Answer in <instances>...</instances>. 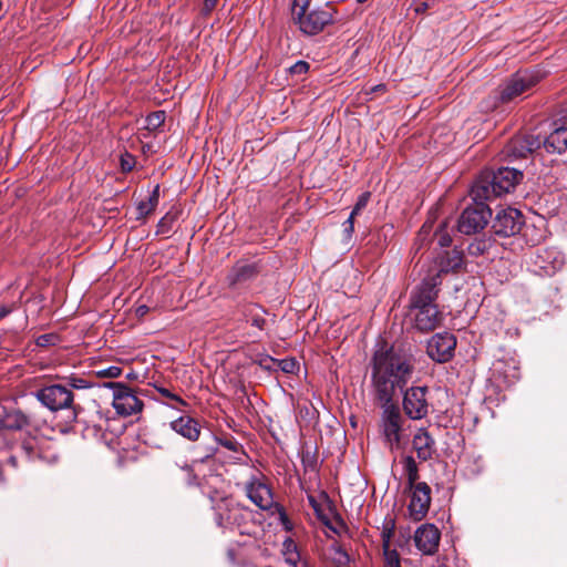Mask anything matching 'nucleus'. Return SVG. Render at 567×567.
I'll use <instances>...</instances> for the list:
<instances>
[{
	"label": "nucleus",
	"mask_w": 567,
	"mask_h": 567,
	"mask_svg": "<svg viewBox=\"0 0 567 567\" xmlns=\"http://www.w3.org/2000/svg\"><path fill=\"white\" fill-rule=\"evenodd\" d=\"M461 265L462 255L458 251H453L451 257L442 258L440 269L434 275L425 277L411 291L408 316L417 331L430 332L440 326L443 316L437 308L436 299L442 282L441 274L456 269Z\"/></svg>",
	"instance_id": "obj_1"
},
{
	"label": "nucleus",
	"mask_w": 567,
	"mask_h": 567,
	"mask_svg": "<svg viewBox=\"0 0 567 567\" xmlns=\"http://www.w3.org/2000/svg\"><path fill=\"white\" fill-rule=\"evenodd\" d=\"M371 367L372 388L380 402H391L396 389L402 390L414 371L411 360L392 347L375 350Z\"/></svg>",
	"instance_id": "obj_2"
},
{
	"label": "nucleus",
	"mask_w": 567,
	"mask_h": 567,
	"mask_svg": "<svg viewBox=\"0 0 567 567\" xmlns=\"http://www.w3.org/2000/svg\"><path fill=\"white\" fill-rule=\"evenodd\" d=\"M310 1L311 0H293L291 13L293 22L302 33L315 35L333 22L336 10L329 3L310 10Z\"/></svg>",
	"instance_id": "obj_3"
},
{
	"label": "nucleus",
	"mask_w": 567,
	"mask_h": 567,
	"mask_svg": "<svg viewBox=\"0 0 567 567\" xmlns=\"http://www.w3.org/2000/svg\"><path fill=\"white\" fill-rule=\"evenodd\" d=\"M382 412L379 422L380 434L384 444L391 451H398L408 441L405 434V420L402 416L399 406L391 402H381Z\"/></svg>",
	"instance_id": "obj_4"
},
{
	"label": "nucleus",
	"mask_w": 567,
	"mask_h": 567,
	"mask_svg": "<svg viewBox=\"0 0 567 567\" xmlns=\"http://www.w3.org/2000/svg\"><path fill=\"white\" fill-rule=\"evenodd\" d=\"M35 398L52 412L68 410L71 411L72 420L76 417L73 393L65 385L51 384L43 386L35 392Z\"/></svg>",
	"instance_id": "obj_5"
},
{
	"label": "nucleus",
	"mask_w": 567,
	"mask_h": 567,
	"mask_svg": "<svg viewBox=\"0 0 567 567\" xmlns=\"http://www.w3.org/2000/svg\"><path fill=\"white\" fill-rule=\"evenodd\" d=\"M105 386L113 390L112 405L118 414L130 416L142 410L143 402L126 384L121 382H109Z\"/></svg>",
	"instance_id": "obj_6"
},
{
	"label": "nucleus",
	"mask_w": 567,
	"mask_h": 567,
	"mask_svg": "<svg viewBox=\"0 0 567 567\" xmlns=\"http://www.w3.org/2000/svg\"><path fill=\"white\" fill-rule=\"evenodd\" d=\"M491 216L492 210L485 204L468 206L458 218V231L465 235L476 234L487 225Z\"/></svg>",
	"instance_id": "obj_7"
},
{
	"label": "nucleus",
	"mask_w": 567,
	"mask_h": 567,
	"mask_svg": "<svg viewBox=\"0 0 567 567\" xmlns=\"http://www.w3.org/2000/svg\"><path fill=\"white\" fill-rule=\"evenodd\" d=\"M402 406L404 414L412 421L427 416L430 404L426 386H411L403 394Z\"/></svg>",
	"instance_id": "obj_8"
},
{
	"label": "nucleus",
	"mask_w": 567,
	"mask_h": 567,
	"mask_svg": "<svg viewBox=\"0 0 567 567\" xmlns=\"http://www.w3.org/2000/svg\"><path fill=\"white\" fill-rule=\"evenodd\" d=\"M535 83L536 81L530 74L518 72L499 87L498 99L503 103L515 101L523 93L529 91Z\"/></svg>",
	"instance_id": "obj_9"
},
{
	"label": "nucleus",
	"mask_w": 567,
	"mask_h": 567,
	"mask_svg": "<svg viewBox=\"0 0 567 567\" xmlns=\"http://www.w3.org/2000/svg\"><path fill=\"white\" fill-rule=\"evenodd\" d=\"M523 225V217L516 208L507 207L501 209L493 220V231L501 237H511L516 235Z\"/></svg>",
	"instance_id": "obj_10"
},
{
	"label": "nucleus",
	"mask_w": 567,
	"mask_h": 567,
	"mask_svg": "<svg viewBox=\"0 0 567 567\" xmlns=\"http://www.w3.org/2000/svg\"><path fill=\"white\" fill-rule=\"evenodd\" d=\"M456 339L449 332L436 333L427 342V354L436 362L444 363L452 359Z\"/></svg>",
	"instance_id": "obj_11"
},
{
	"label": "nucleus",
	"mask_w": 567,
	"mask_h": 567,
	"mask_svg": "<svg viewBox=\"0 0 567 567\" xmlns=\"http://www.w3.org/2000/svg\"><path fill=\"white\" fill-rule=\"evenodd\" d=\"M248 498L260 509H272L278 503L274 502L271 488L258 477H251L246 484Z\"/></svg>",
	"instance_id": "obj_12"
},
{
	"label": "nucleus",
	"mask_w": 567,
	"mask_h": 567,
	"mask_svg": "<svg viewBox=\"0 0 567 567\" xmlns=\"http://www.w3.org/2000/svg\"><path fill=\"white\" fill-rule=\"evenodd\" d=\"M441 533L434 524H424L416 528L414 543L424 555H433L439 548Z\"/></svg>",
	"instance_id": "obj_13"
},
{
	"label": "nucleus",
	"mask_w": 567,
	"mask_h": 567,
	"mask_svg": "<svg viewBox=\"0 0 567 567\" xmlns=\"http://www.w3.org/2000/svg\"><path fill=\"white\" fill-rule=\"evenodd\" d=\"M412 491L409 509L415 519H422L427 513L431 504V488L425 482L415 483L409 486Z\"/></svg>",
	"instance_id": "obj_14"
},
{
	"label": "nucleus",
	"mask_w": 567,
	"mask_h": 567,
	"mask_svg": "<svg viewBox=\"0 0 567 567\" xmlns=\"http://www.w3.org/2000/svg\"><path fill=\"white\" fill-rule=\"evenodd\" d=\"M241 509L233 499L223 498L215 506V522L221 528H230L240 524Z\"/></svg>",
	"instance_id": "obj_15"
},
{
	"label": "nucleus",
	"mask_w": 567,
	"mask_h": 567,
	"mask_svg": "<svg viewBox=\"0 0 567 567\" xmlns=\"http://www.w3.org/2000/svg\"><path fill=\"white\" fill-rule=\"evenodd\" d=\"M520 171L511 167H501L492 176V192L504 195L512 192L522 178Z\"/></svg>",
	"instance_id": "obj_16"
},
{
	"label": "nucleus",
	"mask_w": 567,
	"mask_h": 567,
	"mask_svg": "<svg viewBox=\"0 0 567 567\" xmlns=\"http://www.w3.org/2000/svg\"><path fill=\"white\" fill-rule=\"evenodd\" d=\"M564 256L556 248H545L536 255L535 265L545 276H553L564 266Z\"/></svg>",
	"instance_id": "obj_17"
},
{
	"label": "nucleus",
	"mask_w": 567,
	"mask_h": 567,
	"mask_svg": "<svg viewBox=\"0 0 567 567\" xmlns=\"http://www.w3.org/2000/svg\"><path fill=\"white\" fill-rule=\"evenodd\" d=\"M542 146V138L535 134L515 137L508 144V154L511 156L520 158L527 157L534 151Z\"/></svg>",
	"instance_id": "obj_18"
},
{
	"label": "nucleus",
	"mask_w": 567,
	"mask_h": 567,
	"mask_svg": "<svg viewBox=\"0 0 567 567\" xmlns=\"http://www.w3.org/2000/svg\"><path fill=\"white\" fill-rule=\"evenodd\" d=\"M413 449L421 461H427L435 451V442L424 427H420L413 436Z\"/></svg>",
	"instance_id": "obj_19"
},
{
	"label": "nucleus",
	"mask_w": 567,
	"mask_h": 567,
	"mask_svg": "<svg viewBox=\"0 0 567 567\" xmlns=\"http://www.w3.org/2000/svg\"><path fill=\"white\" fill-rule=\"evenodd\" d=\"M171 429L189 441L199 437L200 429L197 421L190 416H179L169 423Z\"/></svg>",
	"instance_id": "obj_20"
},
{
	"label": "nucleus",
	"mask_w": 567,
	"mask_h": 567,
	"mask_svg": "<svg viewBox=\"0 0 567 567\" xmlns=\"http://www.w3.org/2000/svg\"><path fill=\"white\" fill-rule=\"evenodd\" d=\"M542 145L549 153H564L567 150V127L555 128L545 140H542Z\"/></svg>",
	"instance_id": "obj_21"
},
{
	"label": "nucleus",
	"mask_w": 567,
	"mask_h": 567,
	"mask_svg": "<svg viewBox=\"0 0 567 567\" xmlns=\"http://www.w3.org/2000/svg\"><path fill=\"white\" fill-rule=\"evenodd\" d=\"M471 196L475 205H478L485 204L486 200L498 197L499 195L492 192V179H480L472 186Z\"/></svg>",
	"instance_id": "obj_22"
},
{
	"label": "nucleus",
	"mask_w": 567,
	"mask_h": 567,
	"mask_svg": "<svg viewBox=\"0 0 567 567\" xmlns=\"http://www.w3.org/2000/svg\"><path fill=\"white\" fill-rule=\"evenodd\" d=\"M255 274L256 267L254 265L239 262L233 267L227 278L230 285H236L251 278Z\"/></svg>",
	"instance_id": "obj_23"
},
{
	"label": "nucleus",
	"mask_w": 567,
	"mask_h": 567,
	"mask_svg": "<svg viewBox=\"0 0 567 567\" xmlns=\"http://www.w3.org/2000/svg\"><path fill=\"white\" fill-rule=\"evenodd\" d=\"M155 390L164 398L169 400L171 402H163L164 405L181 411L182 406H187V402L182 399L176 393L172 392L169 389H166L164 386L155 385Z\"/></svg>",
	"instance_id": "obj_24"
},
{
	"label": "nucleus",
	"mask_w": 567,
	"mask_h": 567,
	"mask_svg": "<svg viewBox=\"0 0 567 567\" xmlns=\"http://www.w3.org/2000/svg\"><path fill=\"white\" fill-rule=\"evenodd\" d=\"M402 463L406 475L408 486H414L415 483H419V468L414 457L406 455L403 457Z\"/></svg>",
	"instance_id": "obj_25"
},
{
	"label": "nucleus",
	"mask_w": 567,
	"mask_h": 567,
	"mask_svg": "<svg viewBox=\"0 0 567 567\" xmlns=\"http://www.w3.org/2000/svg\"><path fill=\"white\" fill-rule=\"evenodd\" d=\"M493 239L491 237L476 238L467 247L468 254L474 257L486 254L493 246Z\"/></svg>",
	"instance_id": "obj_26"
},
{
	"label": "nucleus",
	"mask_w": 567,
	"mask_h": 567,
	"mask_svg": "<svg viewBox=\"0 0 567 567\" xmlns=\"http://www.w3.org/2000/svg\"><path fill=\"white\" fill-rule=\"evenodd\" d=\"M244 315L246 317V320L250 321L252 327H256L259 330L264 329L266 320L261 315V310L257 306H247L245 308Z\"/></svg>",
	"instance_id": "obj_27"
},
{
	"label": "nucleus",
	"mask_w": 567,
	"mask_h": 567,
	"mask_svg": "<svg viewBox=\"0 0 567 567\" xmlns=\"http://www.w3.org/2000/svg\"><path fill=\"white\" fill-rule=\"evenodd\" d=\"M62 380L65 382V386L68 389H75V390H85V389H90L92 386V383L84 379V378H81L76 374H70V375H66V377H63Z\"/></svg>",
	"instance_id": "obj_28"
},
{
	"label": "nucleus",
	"mask_w": 567,
	"mask_h": 567,
	"mask_svg": "<svg viewBox=\"0 0 567 567\" xmlns=\"http://www.w3.org/2000/svg\"><path fill=\"white\" fill-rule=\"evenodd\" d=\"M165 121V112L164 111H157L146 116V128L147 130H155L159 127Z\"/></svg>",
	"instance_id": "obj_29"
},
{
	"label": "nucleus",
	"mask_w": 567,
	"mask_h": 567,
	"mask_svg": "<svg viewBox=\"0 0 567 567\" xmlns=\"http://www.w3.org/2000/svg\"><path fill=\"white\" fill-rule=\"evenodd\" d=\"M370 196L371 194L369 192H364L362 193L358 199H357V203L354 205V207L352 208L351 213L352 216H357L361 213L362 209H364L369 203V199H370Z\"/></svg>",
	"instance_id": "obj_30"
},
{
	"label": "nucleus",
	"mask_w": 567,
	"mask_h": 567,
	"mask_svg": "<svg viewBox=\"0 0 567 567\" xmlns=\"http://www.w3.org/2000/svg\"><path fill=\"white\" fill-rule=\"evenodd\" d=\"M383 556L385 567H401L400 556L396 550L384 551Z\"/></svg>",
	"instance_id": "obj_31"
},
{
	"label": "nucleus",
	"mask_w": 567,
	"mask_h": 567,
	"mask_svg": "<svg viewBox=\"0 0 567 567\" xmlns=\"http://www.w3.org/2000/svg\"><path fill=\"white\" fill-rule=\"evenodd\" d=\"M58 339H59L58 336L54 333H45V334L39 336L35 339V344L38 347H49V346L55 344Z\"/></svg>",
	"instance_id": "obj_32"
},
{
	"label": "nucleus",
	"mask_w": 567,
	"mask_h": 567,
	"mask_svg": "<svg viewBox=\"0 0 567 567\" xmlns=\"http://www.w3.org/2000/svg\"><path fill=\"white\" fill-rule=\"evenodd\" d=\"M435 236L437 238V244L440 247H449L452 243L451 235L445 230L444 227H441L439 230L435 231Z\"/></svg>",
	"instance_id": "obj_33"
},
{
	"label": "nucleus",
	"mask_w": 567,
	"mask_h": 567,
	"mask_svg": "<svg viewBox=\"0 0 567 567\" xmlns=\"http://www.w3.org/2000/svg\"><path fill=\"white\" fill-rule=\"evenodd\" d=\"M122 373V369L117 365H111L109 368H105V369H102L97 372V375L99 377H102V378H110V379H114V378H117L120 377Z\"/></svg>",
	"instance_id": "obj_34"
},
{
	"label": "nucleus",
	"mask_w": 567,
	"mask_h": 567,
	"mask_svg": "<svg viewBox=\"0 0 567 567\" xmlns=\"http://www.w3.org/2000/svg\"><path fill=\"white\" fill-rule=\"evenodd\" d=\"M155 207L152 205V203H148V200H141L137 204V218H143L147 215H150Z\"/></svg>",
	"instance_id": "obj_35"
},
{
	"label": "nucleus",
	"mask_w": 567,
	"mask_h": 567,
	"mask_svg": "<svg viewBox=\"0 0 567 567\" xmlns=\"http://www.w3.org/2000/svg\"><path fill=\"white\" fill-rule=\"evenodd\" d=\"M272 509H274V513H277L279 515V520L282 524V526L285 527V529L290 530L291 524L286 514L285 508L280 504H277Z\"/></svg>",
	"instance_id": "obj_36"
},
{
	"label": "nucleus",
	"mask_w": 567,
	"mask_h": 567,
	"mask_svg": "<svg viewBox=\"0 0 567 567\" xmlns=\"http://www.w3.org/2000/svg\"><path fill=\"white\" fill-rule=\"evenodd\" d=\"M135 165V158L133 155L128 153H124L121 155V168L123 172H130L133 169Z\"/></svg>",
	"instance_id": "obj_37"
},
{
	"label": "nucleus",
	"mask_w": 567,
	"mask_h": 567,
	"mask_svg": "<svg viewBox=\"0 0 567 567\" xmlns=\"http://www.w3.org/2000/svg\"><path fill=\"white\" fill-rule=\"evenodd\" d=\"M309 70V64L306 62V61H297L295 64H292L290 68H289V72L291 74H296V75H301V74H306Z\"/></svg>",
	"instance_id": "obj_38"
},
{
	"label": "nucleus",
	"mask_w": 567,
	"mask_h": 567,
	"mask_svg": "<svg viewBox=\"0 0 567 567\" xmlns=\"http://www.w3.org/2000/svg\"><path fill=\"white\" fill-rule=\"evenodd\" d=\"M392 535H393L392 527H390V528L384 527L383 528V530L381 533L383 553L392 550L390 548V540H391Z\"/></svg>",
	"instance_id": "obj_39"
},
{
	"label": "nucleus",
	"mask_w": 567,
	"mask_h": 567,
	"mask_svg": "<svg viewBox=\"0 0 567 567\" xmlns=\"http://www.w3.org/2000/svg\"><path fill=\"white\" fill-rule=\"evenodd\" d=\"M354 217L352 214L349 215L348 219L343 223V233L347 238H351L354 230Z\"/></svg>",
	"instance_id": "obj_40"
},
{
	"label": "nucleus",
	"mask_w": 567,
	"mask_h": 567,
	"mask_svg": "<svg viewBox=\"0 0 567 567\" xmlns=\"http://www.w3.org/2000/svg\"><path fill=\"white\" fill-rule=\"evenodd\" d=\"M281 370L286 373H293L296 369L298 368V363L290 359V360H282L280 363Z\"/></svg>",
	"instance_id": "obj_41"
},
{
	"label": "nucleus",
	"mask_w": 567,
	"mask_h": 567,
	"mask_svg": "<svg viewBox=\"0 0 567 567\" xmlns=\"http://www.w3.org/2000/svg\"><path fill=\"white\" fill-rule=\"evenodd\" d=\"M148 203H152V205L156 208L159 202V185H156L153 190L151 192L148 198Z\"/></svg>",
	"instance_id": "obj_42"
},
{
	"label": "nucleus",
	"mask_w": 567,
	"mask_h": 567,
	"mask_svg": "<svg viewBox=\"0 0 567 567\" xmlns=\"http://www.w3.org/2000/svg\"><path fill=\"white\" fill-rule=\"evenodd\" d=\"M220 444L223 446H225L226 449L234 451V452H237L238 447H239L238 443L234 440H221Z\"/></svg>",
	"instance_id": "obj_43"
},
{
	"label": "nucleus",
	"mask_w": 567,
	"mask_h": 567,
	"mask_svg": "<svg viewBox=\"0 0 567 567\" xmlns=\"http://www.w3.org/2000/svg\"><path fill=\"white\" fill-rule=\"evenodd\" d=\"M218 0H204V12L205 14H208L217 4Z\"/></svg>",
	"instance_id": "obj_44"
},
{
	"label": "nucleus",
	"mask_w": 567,
	"mask_h": 567,
	"mask_svg": "<svg viewBox=\"0 0 567 567\" xmlns=\"http://www.w3.org/2000/svg\"><path fill=\"white\" fill-rule=\"evenodd\" d=\"M11 311H12V309L10 307L1 306L0 307V320L3 319L4 317H7Z\"/></svg>",
	"instance_id": "obj_45"
},
{
	"label": "nucleus",
	"mask_w": 567,
	"mask_h": 567,
	"mask_svg": "<svg viewBox=\"0 0 567 567\" xmlns=\"http://www.w3.org/2000/svg\"><path fill=\"white\" fill-rule=\"evenodd\" d=\"M308 501H309V504L312 506V508H313L315 511H318V509H319V505H318V503H317V501L315 499V497H313V496L309 495V496H308Z\"/></svg>",
	"instance_id": "obj_46"
},
{
	"label": "nucleus",
	"mask_w": 567,
	"mask_h": 567,
	"mask_svg": "<svg viewBox=\"0 0 567 567\" xmlns=\"http://www.w3.org/2000/svg\"><path fill=\"white\" fill-rule=\"evenodd\" d=\"M147 311H148V308H147V306H144V305H143V306H140V307L136 309V313H137L138 316H144V315H146V313H147Z\"/></svg>",
	"instance_id": "obj_47"
},
{
	"label": "nucleus",
	"mask_w": 567,
	"mask_h": 567,
	"mask_svg": "<svg viewBox=\"0 0 567 567\" xmlns=\"http://www.w3.org/2000/svg\"><path fill=\"white\" fill-rule=\"evenodd\" d=\"M384 89H385V86L383 84H378V85H374L373 87H371L370 92L383 91Z\"/></svg>",
	"instance_id": "obj_48"
},
{
	"label": "nucleus",
	"mask_w": 567,
	"mask_h": 567,
	"mask_svg": "<svg viewBox=\"0 0 567 567\" xmlns=\"http://www.w3.org/2000/svg\"><path fill=\"white\" fill-rule=\"evenodd\" d=\"M290 546H292V542L289 540V543L287 544V549H290Z\"/></svg>",
	"instance_id": "obj_49"
},
{
	"label": "nucleus",
	"mask_w": 567,
	"mask_h": 567,
	"mask_svg": "<svg viewBox=\"0 0 567 567\" xmlns=\"http://www.w3.org/2000/svg\"><path fill=\"white\" fill-rule=\"evenodd\" d=\"M10 462H11V464H14L16 458H14V457H11V458H10Z\"/></svg>",
	"instance_id": "obj_50"
},
{
	"label": "nucleus",
	"mask_w": 567,
	"mask_h": 567,
	"mask_svg": "<svg viewBox=\"0 0 567 567\" xmlns=\"http://www.w3.org/2000/svg\"><path fill=\"white\" fill-rule=\"evenodd\" d=\"M437 567H442V566L440 565V566H437Z\"/></svg>",
	"instance_id": "obj_51"
}]
</instances>
